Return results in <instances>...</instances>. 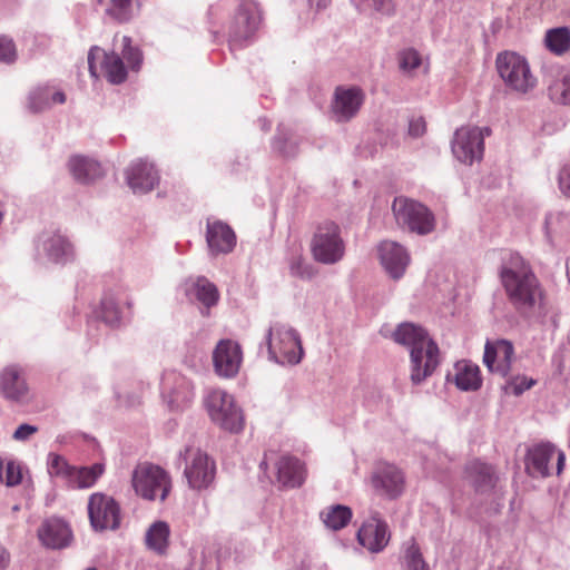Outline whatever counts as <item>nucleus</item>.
<instances>
[{"instance_id": "obj_1", "label": "nucleus", "mask_w": 570, "mask_h": 570, "mask_svg": "<svg viewBox=\"0 0 570 570\" xmlns=\"http://www.w3.org/2000/svg\"><path fill=\"white\" fill-rule=\"evenodd\" d=\"M392 337L410 351V380L414 385H420L435 372L440 350L424 327L404 322L397 325Z\"/></svg>"}, {"instance_id": "obj_2", "label": "nucleus", "mask_w": 570, "mask_h": 570, "mask_svg": "<svg viewBox=\"0 0 570 570\" xmlns=\"http://www.w3.org/2000/svg\"><path fill=\"white\" fill-rule=\"evenodd\" d=\"M500 278L507 296L519 312L533 309L541 288L530 264L518 253L509 252L502 257Z\"/></svg>"}, {"instance_id": "obj_3", "label": "nucleus", "mask_w": 570, "mask_h": 570, "mask_svg": "<svg viewBox=\"0 0 570 570\" xmlns=\"http://www.w3.org/2000/svg\"><path fill=\"white\" fill-rule=\"evenodd\" d=\"M96 59L101 60V71L105 78L112 85H120L126 81L128 72L124 59L129 67L137 71L142 63V52L138 47L131 45V38L124 36L121 38V56L115 51L106 52L99 47H92L88 52V67L94 77H98L96 71Z\"/></svg>"}, {"instance_id": "obj_4", "label": "nucleus", "mask_w": 570, "mask_h": 570, "mask_svg": "<svg viewBox=\"0 0 570 570\" xmlns=\"http://www.w3.org/2000/svg\"><path fill=\"white\" fill-rule=\"evenodd\" d=\"M263 23L264 13L261 4L255 0H240L228 24L230 49L252 45Z\"/></svg>"}, {"instance_id": "obj_5", "label": "nucleus", "mask_w": 570, "mask_h": 570, "mask_svg": "<svg viewBox=\"0 0 570 570\" xmlns=\"http://www.w3.org/2000/svg\"><path fill=\"white\" fill-rule=\"evenodd\" d=\"M266 346L271 361L279 364H298L304 351L298 332L282 323L268 327L261 348Z\"/></svg>"}, {"instance_id": "obj_6", "label": "nucleus", "mask_w": 570, "mask_h": 570, "mask_svg": "<svg viewBox=\"0 0 570 570\" xmlns=\"http://www.w3.org/2000/svg\"><path fill=\"white\" fill-rule=\"evenodd\" d=\"M132 487L142 499L164 502L171 490V478L161 466L142 463L132 472Z\"/></svg>"}, {"instance_id": "obj_7", "label": "nucleus", "mask_w": 570, "mask_h": 570, "mask_svg": "<svg viewBox=\"0 0 570 570\" xmlns=\"http://www.w3.org/2000/svg\"><path fill=\"white\" fill-rule=\"evenodd\" d=\"M497 70L504 83L512 90L527 94L537 85L524 57L513 51H504L497 56Z\"/></svg>"}, {"instance_id": "obj_8", "label": "nucleus", "mask_w": 570, "mask_h": 570, "mask_svg": "<svg viewBox=\"0 0 570 570\" xmlns=\"http://www.w3.org/2000/svg\"><path fill=\"white\" fill-rule=\"evenodd\" d=\"M392 212L399 226L417 235H428L435 227L433 213L422 203L406 198L395 197Z\"/></svg>"}, {"instance_id": "obj_9", "label": "nucleus", "mask_w": 570, "mask_h": 570, "mask_svg": "<svg viewBox=\"0 0 570 570\" xmlns=\"http://www.w3.org/2000/svg\"><path fill=\"white\" fill-rule=\"evenodd\" d=\"M313 258L324 265H333L343 259L345 243L341 228L334 222H325L317 226L311 240Z\"/></svg>"}, {"instance_id": "obj_10", "label": "nucleus", "mask_w": 570, "mask_h": 570, "mask_svg": "<svg viewBox=\"0 0 570 570\" xmlns=\"http://www.w3.org/2000/svg\"><path fill=\"white\" fill-rule=\"evenodd\" d=\"M178 460L185 463L184 476L190 489L200 491L212 485L216 464L206 452L188 445L179 452Z\"/></svg>"}, {"instance_id": "obj_11", "label": "nucleus", "mask_w": 570, "mask_h": 570, "mask_svg": "<svg viewBox=\"0 0 570 570\" xmlns=\"http://www.w3.org/2000/svg\"><path fill=\"white\" fill-rule=\"evenodd\" d=\"M206 407L214 423L223 430L238 433L244 428V415L233 395L224 390H213L206 397Z\"/></svg>"}, {"instance_id": "obj_12", "label": "nucleus", "mask_w": 570, "mask_h": 570, "mask_svg": "<svg viewBox=\"0 0 570 570\" xmlns=\"http://www.w3.org/2000/svg\"><path fill=\"white\" fill-rule=\"evenodd\" d=\"M490 135L489 127L468 126L456 129L451 145L454 157L465 165L481 160L484 153V137Z\"/></svg>"}, {"instance_id": "obj_13", "label": "nucleus", "mask_w": 570, "mask_h": 570, "mask_svg": "<svg viewBox=\"0 0 570 570\" xmlns=\"http://www.w3.org/2000/svg\"><path fill=\"white\" fill-rule=\"evenodd\" d=\"M88 517L95 531L117 530L120 525V507L116 500L102 492L88 499Z\"/></svg>"}, {"instance_id": "obj_14", "label": "nucleus", "mask_w": 570, "mask_h": 570, "mask_svg": "<svg viewBox=\"0 0 570 570\" xmlns=\"http://www.w3.org/2000/svg\"><path fill=\"white\" fill-rule=\"evenodd\" d=\"M557 458V474L564 466L566 455L551 442H540L528 449L525 454V471L532 478H547L551 474L550 461Z\"/></svg>"}, {"instance_id": "obj_15", "label": "nucleus", "mask_w": 570, "mask_h": 570, "mask_svg": "<svg viewBox=\"0 0 570 570\" xmlns=\"http://www.w3.org/2000/svg\"><path fill=\"white\" fill-rule=\"evenodd\" d=\"M160 394L171 411L184 410L193 402L195 396L191 382L176 371H165L163 373Z\"/></svg>"}, {"instance_id": "obj_16", "label": "nucleus", "mask_w": 570, "mask_h": 570, "mask_svg": "<svg viewBox=\"0 0 570 570\" xmlns=\"http://www.w3.org/2000/svg\"><path fill=\"white\" fill-rule=\"evenodd\" d=\"M363 102L364 92L360 87H336L331 104L333 118L337 122L351 120L356 116Z\"/></svg>"}, {"instance_id": "obj_17", "label": "nucleus", "mask_w": 570, "mask_h": 570, "mask_svg": "<svg viewBox=\"0 0 570 570\" xmlns=\"http://www.w3.org/2000/svg\"><path fill=\"white\" fill-rule=\"evenodd\" d=\"M39 541L51 550H62L70 547L73 540L72 530L67 521L58 517H50L42 521L37 531Z\"/></svg>"}, {"instance_id": "obj_18", "label": "nucleus", "mask_w": 570, "mask_h": 570, "mask_svg": "<svg viewBox=\"0 0 570 570\" xmlns=\"http://www.w3.org/2000/svg\"><path fill=\"white\" fill-rule=\"evenodd\" d=\"M372 485L380 495L396 499L404 490V475L395 465L380 463L372 473Z\"/></svg>"}, {"instance_id": "obj_19", "label": "nucleus", "mask_w": 570, "mask_h": 570, "mask_svg": "<svg viewBox=\"0 0 570 570\" xmlns=\"http://www.w3.org/2000/svg\"><path fill=\"white\" fill-rule=\"evenodd\" d=\"M242 361V348L232 340H222L214 350V367L219 376L234 377L239 371Z\"/></svg>"}, {"instance_id": "obj_20", "label": "nucleus", "mask_w": 570, "mask_h": 570, "mask_svg": "<svg viewBox=\"0 0 570 570\" xmlns=\"http://www.w3.org/2000/svg\"><path fill=\"white\" fill-rule=\"evenodd\" d=\"M358 543L370 552H381L390 541L387 523L381 519L379 512H374L371 519L363 523L357 531Z\"/></svg>"}, {"instance_id": "obj_21", "label": "nucleus", "mask_w": 570, "mask_h": 570, "mask_svg": "<svg viewBox=\"0 0 570 570\" xmlns=\"http://www.w3.org/2000/svg\"><path fill=\"white\" fill-rule=\"evenodd\" d=\"M381 265L393 279H400L410 264V254L401 244L393 240H383L379 247Z\"/></svg>"}, {"instance_id": "obj_22", "label": "nucleus", "mask_w": 570, "mask_h": 570, "mask_svg": "<svg viewBox=\"0 0 570 570\" xmlns=\"http://www.w3.org/2000/svg\"><path fill=\"white\" fill-rule=\"evenodd\" d=\"M205 236L212 256L229 254L236 246L235 232L223 220L207 219Z\"/></svg>"}, {"instance_id": "obj_23", "label": "nucleus", "mask_w": 570, "mask_h": 570, "mask_svg": "<svg viewBox=\"0 0 570 570\" xmlns=\"http://www.w3.org/2000/svg\"><path fill=\"white\" fill-rule=\"evenodd\" d=\"M513 345L507 340L488 341L484 346L483 363L492 373L507 376L511 370Z\"/></svg>"}, {"instance_id": "obj_24", "label": "nucleus", "mask_w": 570, "mask_h": 570, "mask_svg": "<svg viewBox=\"0 0 570 570\" xmlns=\"http://www.w3.org/2000/svg\"><path fill=\"white\" fill-rule=\"evenodd\" d=\"M128 186L135 194H147L159 183V174L154 164L138 159L126 171Z\"/></svg>"}, {"instance_id": "obj_25", "label": "nucleus", "mask_w": 570, "mask_h": 570, "mask_svg": "<svg viewBox=\"0 0 570 570\" xmlns=\"http://www.w3.org/2000/svg\"><path fill=\"white\" fill-rule=\"evenodd\" d=\"M0 391L9 401L19 403L28 401L29 387L19 367L11 365L3 368L0 374Z\"/></svg>"}, {"instance_id": "obj_26", "label": "nucleus", "mask_w": 570, "mask_h": 570, "mask_svg": "<svg viewBox=\"0 0 570 570\" xmlns=\"http://www.w3.org/2000/svg\"><path fill=\"white\" fill-rule=\"evenodd\" d=\"M37 248L42 249L47 258L57 264H66L73 258L71 243L59 233L42 236Z\"/></svg>"}, {"instance_id": "obj_27", "label": "nucleus", "mask_w": 570, "mask_h": 570, "mask_svg": "<svg viewBox=\"0 0 570 570\" xmlns=\"http://www.w3.org/2000/svg\"><path fill=\"white\" fill-rule=\"evenodd\" d=\"M277 480L285 488H298L305 481V466L296 458L282 456L277 463Z\"/></svg>"}, {"instance_id": "obj_28", "label": "nucleus", "mask_w": 570, "mask_h": 570, "mask_svg": "<svg viewBox=\"0 0 570 570\" xmlns=\"http://www.w3.org/2000/svg\"><path fill=\"white\" fill-rule=\"evenodd\" d=\"M466 475L478 493L491 492L498 481L492 465L479 460L466 465Z\"/></svg>"}, {"instance_id": "obj_29", "label": "nucleus", "mask_w": 570, "mask_h": 570, "mask_svg": "<svg viewBox=\"0 0 570 570\" xmlns=\"http://www.w3.org/2000/svg\"><path fill=\"white\" fill-rule=\"evenodd\" d=\"M186 294L191 301L200 303L206 309L218 303L219 294L216 285L206 277H197L186 283Z\"/></svg>"}, {"instance_id": "obj_30", "label": "nucleus", "mask_w": 570, "mask_h": 570, "mask_svg": "<svg viewBox=\"0 0 570 570\" xmlns=\"http://www.w3.org/2000/svg\"><path fill=\"white\" fill-rule=\"evenodd\" d=\"M66 95L63 91L55 90L51 86H39L32 89L28 96V108L31 112H42L55 104H63Z\"/></svg>"}, {"instance_id": "obj_31", "label": "nucleus", "mask_w": 570, "mask_h": 570, "mask_svg": "<svg viewBox=\"0 0 570 570\" xmlns=\"http://www.w3.org/2000/svg\"><path fill=\"white\" fill-rule=\"evenodd\" d=\"M69 170L73 178L81 184H89L102 176L101 165L89 157L73 156L68 163Z\"/></svg>"}, {"instance_id": "obj_32", "label": "nucleus", "mask_w": 570, "mask_h": 570, "mask_svg": "<svg viewBox=\"0 0 570 570\" xmlns=\"http://www.w3.org/2000/svg\"><path fill=\"white\" fill-rule=\"evenodd\" d=\"M454 383L461 391H476L481 387L482 380L480 368L469 362H458L455 364Z\"/></svg>"}, {"instance_id": "obj_33", "label": "nucleus", "mask_w": 570, "mask_h": 570, "mask_svg": "<svg viewBox=\"0 0 570 570\" xmlns=\"http://www.w3.org/2000/svg\"><path fill=\"white\" fill-rule=\"evenodd\" d=\"M76 465H71L67 459L58 453L50 452L47 455V472L51 479H59L67 488H71Z\"/></svg>"}, {"instance_id": "obj_34", "label": "nucleus", "mask_w": 570, "mask_h": 570, "mask_svg": "<svg viewBox=\"0 0 570 570\" xmlns=\"http://www.w3.org/2000/svg\"><path fill=\"white\" fill-rule=\"evenodd\" d=\"M170 529L167 522L156 521L147 530L145 542L149 550L164 554L168 548Z\"/></svg>"}, {"instance_id": "obj_35", "label": "nucleus", "mask_w": 570, "mask_h": 570, "mask_svg": "<svg viewBox=\"0 0 570 570\" xmlns=\"http://www.w3.org/2000/svg\"><path fill=\"white\" fill-rule=\"evenodd\" d=\"M105 472V464L94 463L90 466H76L75 476L71 483L72 490L92 488Z\"/></svg>"}, {"instance_id": "obj_36", "label": "nucleus", "mask_w": 570, "mask_h": 570, "mask_svg": "<svg viewBox=\"0 0 570 570\" xmlns=\"http://www.w3.org/2000/svg\"><path fill=\"white\" fill-rule=\"evenodd\" d=\"M100 316L101 320L111 327L119 326L124 320L128 318V314H125L120 307V302L112 294H106L100 304Z\"/></svg>"}, {"instance_id": "obj_37", "label": "nucleus", "mask_w": 570, "mask_h": 570, "mask_svg": "<svg viewBox=\"0 0 570 570\" xmlns=\"http://www.w3.org/2000/svg\"><path fill=\"white\" fill-rule=\"evenodd\" d=\"M99 3H108L106 12L118 22H127L138 12L139 4L136 0H97Z\"/></svg>"}, {"instance_id": "obj_38", "label": "nucleus", "mask_w": 570, "mask_h": 570, "mask_svg": "<svg viewBox=\"0 0 570 570\" xmlns=\"http://www.w3.org/2000/svg\"><path fill=\"white\" fill-rule=\"evenodd\" d=\"M272 148L284 157H294L298 153V142L291 131L283 125L277 127V134L273 139Z\"/></svg>"}, {"instance_id": "obj_39", "label": "nucleus", "mask_w": 570, "mask_h": 570, "mask_svg": "<svg viewBox=\"0 0 570 570\" xmlns=\"http://www.w3.org/2000/svg\"><path fill=\"white\" fill-rule=\"evenodd\" d=\"M321 517L328 529L341 530L351 521L352 510L346 505L336 504L323 511Z\"/></svg>"}, {"instance_id": "obj_40", "label": "nucleus", "mask_w": 570, "mask_h": 570, "mask_svg": "<svg viewBox=\"0 0 570 570\" xmlns=\"http://www.w3.org/2000/svg\"><path fill=\"white\" fill-rule=\"evenodd\" d=\"M544 41L551 52L562 55L570 49V29L568 27L550 29L547 31Z\"/></svg>"}, {"instance_id": "obj_41", "label": "nucleus", "mask_w": 570, "mask_h": 570, "mask_svg": "<svg viewBox=\"0 0 570 570\" xmlns=\"http://www.w3.org/2000/svg\"><path fill=\"white\" fill-rule=\"evenodd\" d=\"M548 95L557 104L570 105V72H561L558 79L548 86Z\"/></svg>"}, {"instance_id": "obj_42", "label": "nucleus", "mask_w": 570, "mask_h": 570, "mask_svg": "<svg viewBox=\"0 0 570 570\" xmlns=\"http://www.w3.org/2000/svg\"><path fill=\"white\" fill-rule=\"evenodd\" d=\"M404 561L407 570H429L426 562L424 561L419 546L411 541L404 552Z\"/></svg>"}, {"instance_id": "obj_43", "label": "nucleus", "mask_w": 570, "mask_h": 570, "mask_svg": "<svg viewBox=\"0 0 570 570\" xmlns=\"http://www.w3.org/2000/svg\"><path fill=\"white\" fill-rule=\"evenodd\" d=\"M420 65L421 56L415 49L407 48L399 53V66L402 71L411 72L419 68Z\"/></svg>"}, {"instance_id": "obj_44", "label": "nucleus", "mask_w": 570, "mask_h": 570, "mask_svg": "<svg viewBox=\"0 0 570 570\" xmlns=\"http://www.w3.org/2000/svg\"><path fill=\"white\" fill-rule=\"evenodd\" d=\"M289 273L294 277L311 279L315 275L314 267L304 262L302 257H293L289 263Z\"/></svg>"}, {"instance_id": "obj_45", "label": "nucleus", "mask_w": 570, "mask_h": 570, "mask_svg": "<svg viewBox=\"0 0 570 570\" xmlns=\"http://www.w3.org/2000/svg\"><path fill=\"white\" fill-rule=\"evenodd\" d=\"M534 384L535 381L532 379H528L527 376H515L507 382L504 390L507 393L519 396L527 390L531 389Z\"/></svg>"}, {"instance_id": "obj_46", "label": "nucleus", "mask_w": 570, "mask_h": 570, "mask_svg": "<svg viewBox=\"0 0 570 570\" xmlns=\"http://www.w3.org/2000/svg\"><path fill=\"white\" fill-rule=\"evenodd\" d=\"M17 58L16 46L12 39L1 36L0 37V61L11 63Z\"/></svg>"}, {"instance_id": "obj_47", "label": "nucleus", "mask_w": 570, "mask_h": 570, "mask_svg": "<svg viewBox=\"0 0 570 570\" xmlns=\"http://www.w3.org/2000/svg\"><path fill=\"white\" fill-rule=\"evenodd\" d=\"M22 480V474L19 465L13 462H9L6 468L4 482L8 487H14Z\"/></svg>"}, {"instance_id": "obj_48", "label": "nucleus", "mask_w": 570, "mask_h": 570, "mask_svg": "<svg viewBox=\"0 0 570 570\" xmlns=\"http://www.w3.org/2000/svg\"><path fill=\"white\" fill-rule=\"evenodd\" d=\"M38 428L36 425H31L28 423L20 424L17 430L13 432L12 438L19 442L28 441L35 433H37Z\"/></svg>"}, {"instance_id": "obj_49", "label": "nucleus", "mask_w": 570, "mask_h": 570, "mask_svg": "<svg viewBox=\"0 0 570 570\" xmlns=\"http://www.w3.org/2000/svg\"><path fill=\"white\" fill-rule=\"evenodd\" d=\"M425 120L423 117H412L409 120V135L419 138L425 132Z\"/></svg>"}, {"instance_id": "obj_50", "label": "nucleus", "mask_w": 570, "mask_h": 570, "mask_svg": "<svg viewBox=\"0 0 570 570\" xmlns=\"http://www.w3.org/2000/svg\"><path fill=\"white\" fill-rule=\"evenodd\" d=\"M559 188L561 193L570 198V166H563L558 177Z\"/></svg>"}, {"instance_id": "obj_51", "label": "nucleus", "mask_w": 570, "mask_h": 570, "mask_svg": "<svg viewBox=\"0 0 570 570\" xmlns=\"http://www.w3.org/2000/svg\"><path fill=\"white\" fill-rule=\"evenodd\" d=\"M373 9L384 16L394 14V4L392 0H372Z\"/></svg>"}, {"instance_id": "obj_52", "label": "nucleus", "mask_w": 570, "mask_h": 570, "mask_svg": "<svg viewBox=\"0 0 570 570\" xmlns=\"http://www.w3.org/2000/svg\"><path fill=\"white\" fill-rule=\"evenodd\" d=\"M10 562V554L6 548L0 546V570H4Z\"/></svg>"}, {"instance_id": "obj_53", "label": "nucleus", "mask_w": 570, "mask_h": 570, "mask_svg": "<svg viewBox=\"0 0 570 570\" xmlns=\"http://www.w3.org/2000/svg\"><path fill=\"white\" fill-rule=\"evenodd\" d=\"M311 7H315L317 10L325 9L331 0H307Z\"/></svg>"}, {"instance_id": "obj_54", "label": "nucleus", "mask_w": 570, "mask_h": 570, "mask_svg": "<svg viewBox=\"0 0 570 570\" xmlns=\"http://www.w3.org/2000/svg\"><path fill=\"white\" fill-rule=\"evenodd\" d=\"M259 126L264 131H268L272 128V122L267 118L258 119Z\"/></svg>"}, {"instance_id": "obj_55", "label": "nucleus", "mask_w": 570, "mask_h": 570, "mask_svg": "<svg viewBox=\"0 0 570 570\" xmlns=\"http://www.w3.org/2000/svg\"><path fill=\"white\" fill-rule=\"evenodd\" d=\"M125 304L127 305V308H130L131 307V303L126 301Z\"/></svg>"}, {"instance_id": "obj_56", "label": "nucleus", "mask_w": 570, "mask_h": 570, "mask_svg": "<svg viewBox=\"0 0 570 570\" xmlns=\"http://www.w3.org/2000/svg\"><path fill=\"white\" fill-rule=\"evenodd\" d=\"M86 570H98L96 567H89Z\"/></svg>"}, {"instance_id": "obj_57", "label": "nucleus", "mask_w": 570, "mask_h": 570, "mask_svg": "<svg viewBox=\"0 0 570 570\" xmlns=\"http://www.w3.org/2000/svg\"><path fill=\"white\" fill-rule=\"evenodd\" d=\"M265 464H266V462H265V461H262V462H261V468H263Z\"/></svg>"}]
</instances>
